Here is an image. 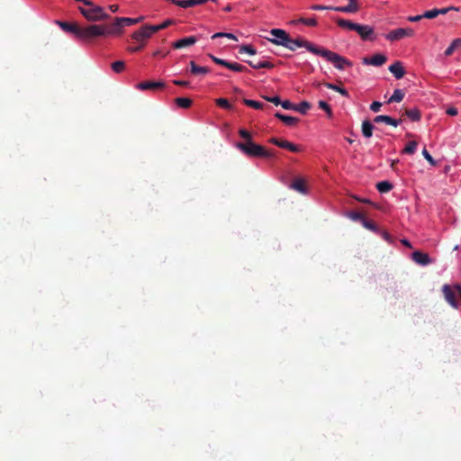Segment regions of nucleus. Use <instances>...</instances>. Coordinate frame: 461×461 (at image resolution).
<instances>
[{
    "mask_svg": "<svg viewBox=\"0 0 461 461\" xmlns=\"http://www.w3.org/2000/svg\"><path fill=\"white\" fill-rule=\"evenodd\" d=\"M236 147L249 157L267 158L274 157V153L272 151L266 149L265 147L253 141L238 142Z\"/></svg>",
    "mask_w": 461,
    "mask_h": 461,
    "instance_id": "nucleus-1",
    "label": "nucleus"
},
{
    "mask_svg": "<svg viewBox=\"0 0 461 461\" xmlns=\"http://www.w3.org/2000/svg\"><path fill=\"white\" fill-rule=\"evenodd\" d=\"M317 56H321L326 59L329 62L332 63L336 68L339 70H343L347 67L353 66L352 62L347 58L330 50L324 49L322 47H320Z\"/></svg>",
    "mask_w": 461,
    "mask_h": 461,
    "instance_id": "nucleus-2",
    "label": "nucleus"
},
{
    "mask_svg": "<svg viewBox=\"0 0 461 461\" xmlns=\"http://www.w3.org/2000/svg\"><path fill=\"white\" fill-rule=\"evenodd\" d=\"M173 23V20H167L158 25H144L140 30L134 32L131 34V38L135 41H142L144 39H149L151 37L153 33L167 28Z\"/></svg>",
    "mask_w": 461,
    "mask_h": 461,
    "instance_id": "nucleus-3",
    "label": "nucleus"
},
{
    "mask_svg": "<svg viewBox=\"0 0 461 461\" xmlns=\"http://www.w3.org/2000/svg\"><path fill=\"white\" fill-rule=\"evenodd\" d=\"M282 46L294 51L297 48H305L308 51L312 54L317 55L320 46L313 44L312 42L302 38L298 37L296 39H292L291 37L287 41V42H281Z\"/></svg>",
    "mask_w": 461,
    "mask_h": 461,
    "instance_id": "nucleus-4",
    "label": "nucleus"
},
{
    "mask_svg": "<svg viewBox=\"0 0 461 461\" xmlns=\"http://www.w3.org/2000/svg\"><path fill=\"white\" fill-rule=\"evenodd\" d=\"M104 25L92 24L86 27H81L79 30L78 39L85 41H90L95 38L104 36Z\"/></svg>",
    "mask_w": 461,
    "mask_h": 461,
    "instance_id": "nucleus-5",
    "label": "nucleus"
},
{
    "mask_svg": "<svg viewBox=\"0 0 461 461\" xmlns=\"http://www.w3.org/2000/svg\"><path fill=\"white\" fill-rule=\"evenodd\" d=\"M79 11L88 21L92 22L104 21L110 17L102 7L95 5L93 3L92 6H88V8L79 7Z\"/></svg>",
    "mask_w": 461,
    "mask_h": 461,
    "instance_id": "nucleus-6",
    "label": "nucleus"
},
{
    "mask_svg": "<svg viewBox=\"0 0 461 461\" xmlns=\"http://www.w3.org/2000/svg\"><path fill=\"white\" fill-rule=\"evenodd\" d=\"M442 292L446 301L454 308H457L456 297L459 296L461 300V286L458 285H456L454 286H451L449 285H444Z\"/></svg>",
    "mask_w": 461,
    "mask_h": 461,
    "instance_id": "nucleus-7",
    "label": "nucleus"
},
{
    "mask_svg": "<svg viewBox=\"0 0 461 461\" xmlns=\"http://www.w3.org/2000/svg\"><path fill=\"white\" fill-rule=\"evenodd\" d=\"M414 34V31L411 28H398L396 30H393L389 32L385 38L388 41H394L401 40L404 37H411Z\"/></svg>",
    "mask_w": 461,
    "mask_h": 461,
    "instance_id": "nucleus-8",
    "label": "nucleus"
},
{
    "mask_svg": "<svg viewBox=\"0 0 461 461\" xmlns=\"http://www.w3.org/2000/svg\"><path fill=\"white\" fill-rule=\"evenodd\" d=\"M354 31L357 32L363 41H374L375 39L374 29L369 25L357 23Z\"/></svg>",
    "mask_w": 461,
    "mask_h": 461,
    "instance_id": "nucleus-9",
    "label": "nucleus"
},
{
    "mask_svg": "<svg viewBox=\"0 0 461 461\" xmlns=\"http://www.w3.org/2000/svg\"><path fill=\"white\" fill-rule=\"evenodd\" d=\"M123 24L120 18H115L113 23L104 25V36L107 35H119L122 32Z\"/></svg>",
    "mask_w": 461,
    "mask_h": 461,
    "instance_id": "nucleus-10",
    "label": "nucleus"
},
{
    "mask_svg": "<svg viewBox=\"0 0 461 461\" xmlns=\"http://www.w3.org/2000/svg\"><path fill=\"white\" fill-rule=\"evenodd\" d=\"M270 33H271V35H273L276 38L270 39L269 41L272 43H274L276 45H279V46H282L281 42H283V43L287 42V41L290 38L289 34L285 30H282V29H272L270 31Z\"/></svg>",
    "mask_w": 461,
    "mask_h": 461,
    "instance_id": "nucleus-11",
    "label": "nucleus"
},
{
    "mask_svg": "<svg viewBox=\"0 0 461 461\" xmlns=\"http://www.w3.org/2000/svg\"><path fill=\"white\" fill-rule=\"evenodd\" d=\"M386 60H387V58L385 55L377 53L370 58H368V57L363 58L362 62L365 65H372L375 67H380V66H383L386 62Z\"/></svg>",
    "mask_w": 461,
    "mask_h": 461,
    "instance_id": "nucleus-12",
    "label": "nucleus"
},
{
    "mask_svg": "<svg viewBox=\"0 0 461 461\" xmlns=\"http://www.w3.org/2000/svg\"><path fill=\"white\" fill-rule=\"evenodd\" d=\"M166 84L163 81H143L137 85V88L140 90H158V89H163L165 87Z\"/></svg>",
    "mask_w": 461,
    "mask_h": 461,
    "instance_id": "nucleus-13",
    "label": "nucleus"
},
{
    "mask_svg": "<svg viewBox=\"0 0 461 461\" xmlns=\"http://www.w3.org/2000/svg\"><path fill=\"white\" fill-rule=\"evenodd\" d=\"M56 23L63 31L74 34L78 39L80 30V26L78 24L61 21H57Z\"/></svg>",
    "mask_w": 461,
    "mask_h": 461,
    "instance_id": "nucleus-14",
    "label": "nucleus"
},
{
    "mask_svg": "<svg viewBox=\"0 0 461 461\" xmlns=\"http://www.w3.org/2000/svg\"><path fill=\"white\" fill-rule=\"evenodd\" d=\"M411 258L417 264L421 266H427L431 263L429 256L419 250L414 251L411 255Z\"/></svg>",
    "mask_w": 461,
    "mask_h": 461,
    "instance_id": "nucleus-15",
    "label": "nucleus"
},
{
    "mask_svg": "<svg viewBox=\"0 0 461 461\" xmlns=\"http://www.w3.org/2000/svg\"><path fill=\"white\" fill-rule=\"evenodd\" d=\"M374 122H375V123L384 122L388 125L397 127L402 122V119L396 120L388 115H377L374 118Z\"/></svg>",
    "mask_w": 461,
    "mask_h": 461,
    "instance_id": "nucleus-16",
    "label": "nucleus"
},
{
    "mask_svg": "<svg viewBox=\"0 0 461 461\" xmlns=\"http://www.w3.org/2000/svg\"><path fill=\"white\" fill-rule=\"evenodd\" d=\"M389 71L397 79H401L405 75V70L402 67V62L395 61L389 67Z\"/></svg>",
    "mask_w": 461,
    "mask_h": 461,
    "instance_id": "nucleus-17",
    "label": "nucleus"
},
{
    "mask_svg": "<svg viewBox=\"0 0 461 461\" xmlns=\"http://www.w3.org/2000/svg\"><path fill=\"white\" fill-rule=\"evenodd\" d=\"M197 41L196 37L189 36L175 41L172 46L175 49H182L194 45Z\"/></svg>",
    "mask_w": 461,
    "mask_h": 461,
    "instance_id": "nucleus-18",
    "label": "nucleus"
},
{
    "mask_svg": "<svg viewBox=\"0 0 461 461\" xmlns=\"http://www.w3.org/2000/svg\"><path fill=\"white\" fill-rule=\"evenodd\" d=\"M275 117L282 121L287 126H294L299 122V119L296 117L285 115L278 112L275 113Z\"/></svg>",
    "mask_w": 461,
    "mask_h": 461,
    "instance_id": "nucleus-19",
    "label": "nucleus"
},
{
    "mask_svg": "<svg viewBox=\"0 0 461 461\" xmlns=\"http://www.w3.org/2000/svg\"><path fill=\"white\" fill-rule=\"evenodd\" d=\"M290 187L301 194H306L307 193V190H306V186H305V182L303 178H295Z\"/></svg>",
    "mask_w": 461,
    "mask_h": 461,
    "instance_id": "nucleus-20",
    "label": "nucleus"
},
{
    "mask_svg": "<svg viewBox=\"0 0 461 461\" xmlns=\"http://www.w3.org/2000/svg\"><path fill=\"white\" fill-rule=\"evenodd\" d=\"M190 72L194 75H205L210 70L207 67H200L194 61H190Z\"/></svg>",
    "mask_w": 461,
    "mask_h": 461,
    "instance_id": "nucleus-21",
    "label": "nucleus"
},
{
    "mask_svg": "<svg viewBox=\"0 0 461 461\" xmlns=\"http://www.w3.org/2000/svg\"><path fill=\"white\" fill-rule=\"evenodd\" d=\"M404 115H406L412 122H419L421 118L420 111L417 108L406 109Z\"/></svg>",
    "mask_w": 461,
    "mask_h": 461,
    "instance_id": "nucleus-22",
    "label": "nucleus"
},
{
    "mask_svg": "<svg viewBox=\"0 0 461 461\" xmlns=\"http://www.w3.org/2000/svg\"><path fill=\"white\" fill-rule=\"evenodd\" d=\"M361 130L364 137L370 138L373 135L374 125L368 120H365L362 122Z\"/></svg>",
    "mask_w": 461,
    "mask_h": 461,
    "instance_id": "nucleus-23",
    "label": "nucleus"
},
{
    "mask_svg": "<svg viewBox=\"0 0 461 461\" xmlns=\"http://www.w3.org/2000/svg\"><path fill=\"white\" fill-rule=\"evenodd\" d=\"M246 62L250 66L252 67L253 68H274V64H272L271 62L269 61H258V62H254L252 60H246Z\"/></svg>",
    "mask_w": 461,
    "mask_h": 461,
    "instance_id": "nucleus-24",
    "label": "nucleus"
},
{
    "mask_svg": "<svg viewBox=\"0 0 461 461\" xmlns=\"http://www.w3.org/2000/svg\"><path fill=\"white\" fill-rule=\"evenodd\" d=\"M336 23L340 27V28H343V29H348L349 31H354L357 23H353L349 20H345L343 18H337L336 19Z\"/></svg>",
    "mask_w": 461,
    "mask_h": 461,
    "instance_id": "nucleus-25",
    "label": "nucleus"
},
{
    "mask_svg": "<svg viewBox=\"0 0 461 461\" xmlns=\"http://www.w3.org/2000/svg\"><path fill=\"white\" fill-rule=\"evenodd\" d=\"M359 9L357 4L350 5L348 4L346 6H334V11L341 12V13H356Z\"/></svg>",
    "mask_w": 461,
    "mask_h": 461,
    "instance_id": "nucleus-26",
    "label": "nucleus"
},
{
    "mask_svg": "<svg viewBox=\"0 0 461 461\" xmlns=\"http://www.w3.org/2000/svg\"><path fill=\"white\" fill-rule=\"evenodd\" d=\"M327 88L329 89H331V90H334L338 93H339L341 95L345 96V97H348L349 96V94L348 92V90L344 87H341L338 85H335V84H332V83H324L323 84Z\"/></svg>",
    "mask_w": 461,
    "mask_h": 461,
    "instance_id": "nucleus-27",
    "label": "nucleus"
},
{
    "mask_svg": "<svg viewBox=\"0 0 461 461\" xmlns=\"http://www.w3.org/2000/svg\"><path fill=\"white\" fill-rule=\"evenodd\" d=\"M311 107H312V104L309 102L303 101L299 104H295L294 111H296L302 114H305L311 109Z\"/></svg>",
    "mask_w": 461,
    "mask_h": 461,
    "instance_id": "nucleus-28",
    "label": "nucleus"
},
{
    "mask_svg": "<svg viewBox=\"0 0 461 461\" xmlns=\"http://www.w3.org/2000/svg\"><path fill=\"white\" fill-rule=\"evenodd\" d=\"M299 23H303V24H305L307 26H312V27L317 25V21H316V19L314 17H312V18H303L302 17V18H300L298 20H294V21L291 22L292 24H297Z\"/></svg>",
    "mask_w": 461,
    "mask_h": 461,
    "instance_id": "nucleus-29",
    "label": "nucleus"
},
{
    "mask_svg": "<svg viewBox=\"0 0 461 461\" xmlns=\"http://www.w3.org/2000/svg\"><path fill=\"white\" fill-rule=\"evenodd\" d=\"M376 188L380 193H388L393 189V185L388 181H381L376 184Z\"/></svg>",
    "mask_w": 461,
    "mask_h": 461,
    "instance_id": "nucleus-30",
    "label": "nucleus"
},
{
    "mask_svg": "<svg viewBox=\"0 0 461 461\" xmlns=\"http://www.w3.org/2000/svg\"><path fill=\"white\" fill-rule=\"evenodd\" d=\"M404 97V93L402 92V90L401 89H395L393 91V95L389 98L388 100V103L391 104V103H399L401 101H402Z\"/></svg>",
    "mask_w": 461,
    "mask_h": 461,
    "instance_id": "nucleus-31",
    "label": "nucleus"
},
{
    "mask_svg": "<svg viewBox=\"0 0 461 461\" xmlns=\"http://www.w3.org/2000/svg\"><path fill=\"white\" fill-rule=\"evenodd\" d=\"M175 103L177 104V106L186 109L191 106L192 100L187 97H177L176 98Z\"/></svg>",
    "mask_w": 461,
    "mask_h": 461,
    "instance_id": "nucleus-32",
    "label": "nucleus"
},
{
    "mask_svg": "<svg viewBox=\"0 0 461 461\" xmlns=\"http://www.w3.org/2000/svg\"><path fill=\"white\" fill-rule=\"evenodd\" d=\"M243 104L254 109H264L265 104L250 99H243Z\"/></svg>",
    "mask_w": 461,
    "mask_h": 461,
    "instance_id": "nucleus-33",
    "label": "nucleus"
},
{
    "mask_svg": "<svg viewBox=\"0 0 461 461\" xmlns=\"http://www.w3.org/2000/svg\"><path fill=\"white\" fill-rule=\"evenodd\" d=\"M227 68L232 70V71H235V72H244V71H247V68L239 64V63H236V62H229L228 61V65H227Z\"/></svg>",
    "mask_w": 461,
    "mask_h": 461,
    "instance_id": "nucleus-34",
    "label": "nucleus"
},
{
    "mask_svg": "<svg viewBox=\"0 0 461 461\" xmlns=\"http://www.w3.org/2000/svg\"><path fill=\"white\" fill-rule=\"evenodd\" d=\"M417 146H418L417 141H415V140L410 141L406 145V147L404 148L402 152L406 153V154H410V155L414 154L417 149Z\"/></svg>",
    "mask_w": 461,
    "mask_h": 461,
    "instance_id": "nucleus-35",
    "label": "nucleus"
},
{
    "mask_svg": "<svg viewBox=\"0 0 461 461\" xmlns=\"http://www.w3.org/2000/svg\"><path fill=\"white\" fill-rule=\"evenodd\" d=\"M240 53H248L249 55L257 54L256 49L251 45H241L239 50Z\"/></svg>",
    "mask_w": 461,
    "mask_h": 461,
    "instance_id": "nucleus-36",
    "label": "nucleus"
},
{
    "mask_svg": "<svg viewBox=\"0 0 461 461\" xmlns=\"http://www.w3.org/2000/svg\"><path fill=\"white\" fill-rule=\"evenodd\" d=\"M318 105L321 109L326 112L329 118H331L333 113L330 106L325 101H319Z\"/></svg>",
    "mask_w": 461,
    "mask_h": 461,
    "instance_id": "nucleus-37",
    "label": "nucleus"
},
{
    "mask_svg": "<svg viewBox=\"0 0 461 461\" xmlns=\"http://www.w3.org/2000/svg\"><path fill=\"white\" fill-rule=\"evenodd\" d=\"M111 67L115 73H121L125 68V64L123 61L118 60L112 63Z\"/></svg>",
    "mask_w": 461,
    "mask_h": 461,
    "instance_id": "nucleus-38",
    "label": "nucleus"
},
{
    "mask_svg": "<svg viewBox=\"0 0 461 461\" xmlns=\"http://www.w3.org/2000/svg\"><path fill=\"white\" fill-rule=\"evenodd\" d=\"M362 224L366 229L370 230L372 231L376 232L378 230L376 224L372 221H368L366 218H365Z\"/></svg>",
    "mask_w": 461,
    "mask_h": 461,
    "instance_id": "nucleus-39",
    "label": "nucleus"
},
{
    "mask_svg": "<svg viewBox=\"0 0 461 461\" xmlns=\"http://www.w3.org/2000/svg\"><path fill=\"white\" fill-rule=\"evenodd\" d=\"M221 37L228 38V39H230L233 41H238L237 37L234 34L230 33V32H216L212 36V39H216V38H221Z\"/></svg>",
    "mask_w": 461,
    "mask_h": 461,
    "instance_id": "nucleus-40",
    "label": "nucleus"
},
{
    "mask_svg": "<svg viewBox=\"0 0 461 461\" xmlns=\"http://www.w3.org/2000/svg\"><path fill=\"white\" fill-rule=\"evenodd\" d=\"M348 217L351 220H353L355 221H360L361 223L363 222V221L366 218L361 212H349Z\"/></svg>",
    "mask_w": 461,
    "mask_h": 461,
    "instance_id": "nucleus-41",
    "label": "nucleus"
},
{
    "mask_svg": "<svg viewBox=\"0 0 461 461\" xmlns=\"http://www.w3.org/2000/svg\"><path fill=\"white\" fill-rule=\"evenodd\" d=\"M147 39H144L142 41H137V43H140V44L138 46H135V47H128V49H127L128 51H130V52H138V51L141 50L144 48V46H145V41Z\"/></svg>",
    "mask_w": 461,
    "mask_h": 461,
    "instance_id": "nucleus-42",
    "label": "nucleus"
},
{
    "mask_svg": "<svg viewBox=\"0 0 461 461\" xmlns=\"http://www.w3.org/2000/svg\"><path fill=\"white\" fill-rule=\"evenodd\" d=\"M216 104L217 105H219L220 107L221 108H224V109H231V105L230 104L229 101L225 98H219L216 100Z\"/></svg>",
    "mask_w": 461,
    "mask_h": 461,
    "instance_id": "nucleus-43",
    "label": "nucleus"
},
{
    "mask_svg": "<svg viewBox=\"0 0 461 461\" xmlns=\"http://www.w3.org/2000/svg\"><path fill=\"white\" fill-rule=\"evenodd\" d=\"M239 134L241 138L245 140V141H252V137L249 131L245 129H240L239 131Z\"/></svg>",
    "mask_w": 461,
    "mask_h": 461,
    "instance_id": "nucleus-44",
    "label": "nucleus"
},
{
    "mask_svg": "<svg viewBox=\"0 0 461 461\" xmlns=\"http://www.w3.org/2000/svg\"><path fill=\"white\" fill-rule=\"evenodd\" d=\"M265 100H267V102H270V103H273L274 104L276 105H281L282 102L280 97L278 95H276V96H272V97H269V96H262Z\"/></svg>",
    "mask_w": 461,
    "mask_h": 461,
    "instance_id": "nucleus-45",
    "label": "nucleus"
},
{
    "mask_svg": "<svg viewBox=\"0 0 461 461\" xmlns=\"http://www.w3.org/2000/svg\"><path fill=\"white\" fill-rule=\"evenodd\" d=\"M311 9L314 10V11H322V10H333L334 11V6H331V5H313L311 6Z\"/></svg>",
    "mask_w": 461,
    "mask_h": 461,
    "instance_id": "nucleus-46",
    "label": "nucleus"
},
{
    "mask_svg": "<svg viewBox=\"0 0 461 461\" xmlns=\"http://www.w3.org/2000/svg\"><path fill=\"white\" fill-rule=\"evenodd\" d=\"M422 155L424 157V158L432 166H435L436 165V161L434 160V158L431 157V155L429 153V151L426 149H423L422 150Z\"/></svg>",
    "mask_w": 461,
    "mask_h": 461,
    "instance_id": "nucleus-47",
    "label": "nucleus"
},
{
    "mask_svg": "<svg viewBox=\"0 0 461 461\" xmlns=\"http://www.w3.org/2000/svg\"><path fill=\"white\" fill-rule=\"evenodd\" d=\"M437 9H432V10H429V11H426L424 14H422V17L423 18H427V19H434L437 17Z\"/></svg>",
    "mask_w": 461,
    "mask_h": 461,
    "instance_id": "nucleus-48",
    "label": "nucleus"
},
{
    "mask_svg": "<svg viewBox=\"0 0 461 461\" xmlns=\"http://www.w3.org/2000/svg\"><path fill=\"white\" fill-rule=\"evenodd\" d=\"M120 21H122V23L123 24V27L124 26H131V25H133V24L137 23V20H135L134 18L121 17Z\"/></svg>",
    "mask_w": 461,
    "mask_h": 461,
    "instance_id": "nucleus-49",
    "label": "nucleus"
},
{
    "mask_svg": "<svg viewBox=\"0 0 461 461\" xmlns=\"http://www.w3.org/2000/svg\"><path fill=\"white\" fill-rule=\"evenodd\" d=\"M210 58L212 59V60L214 63L227 68V65H228V61L227 60L222 59H219L217 57H214L213 55H210Z\"/></svg>",
    "mask_w": 461,
    "mask_h": 461,
    "instance_id": "nucleus-50",
    "label": "nucleus"
},
{
    "mask_svg": "<svg viewBox=\"0 0 461 461\" xmlns=\"http://www.w3.org/2000/svg\"><path fill=\"white\" fill-rule=\"evenodd\" d=\"M281 106L286 110H294V109H295V104H292L289 100L283 101L281 104Z\"/></svg>",
    "mask_w": 461,
    "mask_h": 461,
    "instance_id": "nucleus-51",
    "label": "nucleus"
},
{
    "mask_svg": "<svg viewBox=\"0 0 461 461\" xmlns=\"http://www.w3.org/2000/svg\"><path fill=\"white\" fill-rule=\"evenodd\" d=\"M382 107V103L378 102V101H375L371 104L370 105V109L371 111H373L374 113H378L380 111Z\"/></svg>",
    "mask_w": 461,
    "mask_h": 461,
    "instance_id": "nucleus-52",
    "label": "nucleus"
},
{
    "mask_svg": "<svg viewBox=\"0 0 461 461\" xmlns=\"http://www.w3.org/2000/svg\"><path fill=\"white\" fill-rule=\"evenodd\" d=\"M450 10H455V11H458L459 9L457 7H454V6H450V7H447V8H441V9H437V16L438 14H446L448 11Z\"/></svg>",
    "mask_w": 461,
    "mask_h": 461,
    "instance_id": "nucleus-53",
    "label": "nucleus"
},
{
    "mask_svg": "<svg viewBox=\"0 0 461 461\" xmlns=\"http://www.w3.org/2000/svg\"><path fill=\"white\" fill-rule=\"evenodd\" d=\"M285 149H288L292 152H299L301 150L300 147L290 142L287 144V147L285 148Z\"/></svg>",
    "mask_w": 461,
    "mask_h": 461,
    "instance_id": "nucleus-54",
    "label": "nucleus"
},
{
    "mask_svg": "<svg viewBox=\"0 0 461 461\" xmlns=\"http://www.w3.org/2000/svg\"><path fill=\"white\" fill-rule=\"evenodd\" d=\"M456 50H457V49H456V46L451 42V44H450V45L447 48V50H445V56H446V57H449V56H451V55L454 53V51H455Z\"/></svg>",
    "mask_w": 461,
    "mask_h": 461,
    "instance_id": "nucleus-55",
    "label": "nucleus"
},
{
    "mask_svg": "<svg viewBox=\"0 0 461 461\" xmlns=\"http://www.w3.org/2000/svg\"><path fill=\"white\" fill-rule=\"evenodd\" d=\"M173 84L176 86H185V87L189 86V82L185 81V80H173Z\"/></svg>",
    "mask_w": 461,
    "mask_h": 461,
    "instance_id": "nucleus-56",
    "label": "nucleus"
},
{
    "mask_svg": "<svg viewBox=\"0 0 461 461\" xmlns=\"http://www.w3.org/2000/svg\"><path fill=\"white\" fill-rule=\"evenodd\" d=\"M421 19H423L422 14L408 17V21L412 23L420 22Z\"/></svg>",
    "mask_w": 461,
    "mask_h": 461,
    "instance_id": "nucleus-57",
    "label": "nucleus"
},
{
    "mask_svg": "<svg viewBox=\"0 0 461 461\" xmlns=\"http://www.w3.org/2000/svg\"><path fill=\"white\" fill-rule=\"evenodd\" d=\"M446 113L448 114V115H451V116H455L457 114V109L455 108V107H449Z\"/></svg>",
    "mask_w": 461,
    "mask_h": 461,
    "instance_id": "nucleus-58",
    "label": "nucleus"
},
{
    "mask_svg": "<svg viewBox=\"0 0 461 461\" xmlns=\"http://www.w3.org/2000/svg\"><path fill=\"white\" fill-rule=\"evenodd\" d=\"M289 143L286 140H279V143H277V147L285 149L287 147V144Z\"/></svg>",
    "mask_w": 461,
    "mask_h": 461,
    "instance_id": "nucleus-59",
    "label": "nucleus"
},
{
    "mask_svg": "<svg viewBox=\"0 0 461 461\" xmlns=\"http://www.w3.org/2000/svg\"><path fill=\"white\" fill-rule=\"evenodd\" d=\"M452 43L456 46V49L461 48V38L454 40Z\"/></svg>",
    "mask_w": 461,
    "mask_h": 461,
    "instance_id": "nucleus-60",
    "label": "nucleus"
},
{
    "mask_svg": "<svg viewBox=\"0 0 461 461\" xmlns=\"http://www.w3.org/2000/svg\"><path fill=\"white\" fill-rule=\"evenodd\" d=\"M268 141H269L270 143H272V144H274V145H276V146H277V143H279V139L273 137V138L269 139V140H268Z\"/></svg>",
    "mask_w": 461,
    "mask_h": 461,
    "instance_id": "nucleus-61",
    "label": "nucleus"
},
{
    "mask_svg": "<svg viewBox=\"0 0 461 461\" xmlns=\"http://www.w3.org/2000/svg\"><path fill=\"white\" fill-rule=\"evenodd\" d=\"M109 8H110V10H111L113 13H115V12H117V11H118L119 6H118L117 5H110V7H109Z\"/></svg>",
    "mask_w": 461,
    "mask_h": 461,
    "instance_id": "nucleus-62",
    "label": "nucleus"
},
{
    "mask_svg": "<svg viewBox=\"0 0 461 461\" xmlns=\"http://www.w3.org/2000/svg\"><path fill=\"white\" fill-rule=\"evenodd\" d=\"M402 243L404 246H406L407 248H410V249L411 248V243H410L407 240H402Z\"/></svg>",
    "mask_w": 461,
    "mask_h": 461,
    "instance_id": "nucleus-63",
    "label": "nucleus"
},
{
    "mask_svg": "<svg viewBox=\"0 0 461 461\" xmlns=\"http://www.w3.org/2000/svg\"><path fill=\"white\" fill-rule=\"evenodd\" d=\"M224 11L226 12H230L231 11V6L230 5H228L225 8H224Z\"/></svg>",
    "mask_w": 461,
    "mask_h": 461,
    "instance_id": "nucleus-64",
    "label": "nucleus"
}]
</instances>
